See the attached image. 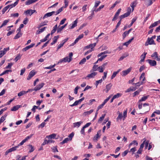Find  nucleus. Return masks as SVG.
<instances>
[{
	"mask_svg": "<svg viewBox=\"0 0 160 160\" xmlns=\"http://www.w3.org/2000/svg\"><path fill=\"white\" fill-rule=\"evenodd\" d=\"M28 146H29V152L31 153L34 151V148L33 147L32 145L29 144L28 145Z\"/></svg>",
	"mask_w": 160,
	"mask_h": 160,
	"instance_id": "28",
	"label": "nucleus"
},
{
	"mask_svg": "<svg viewBox=\"0 0 160 160\" xmlns=\"http://www.w3.org/2000/svg\"><path fill=\"white\" fill-rule=\"evenodd\" d=\"M149 105V104L146 103H145L143 104V107H145L146 106H147L148 107L147 109L145 110V111L146 112H148L149 111V108L148 107Z\"/></svg>",
	"mask_w": 160,
	"mask_h": 160,
	"instance_id": "44",
	"label": "nucleus"
},
{
	"mask_svg": "<svg viewBox=\"0 0 160 160\" xmlns=\"http://www.w3.org/2000/svg\"><path fill=\"white\" fill-rule=\"evenodd\" d=\"M128 34H129V33L127 31L123 33V34H122V37H123V39L125 38V37H126V36L127 35H128Z\"/></svg>",
	"mask_w": 160,
	"mask_h": 160,
	"instance_id": "57",
	"label": "nucleus"
},
{
	"mask_svg": "<svg viewBox=\"0 0 160 160\" xmlns=\"http://www.w3.org/2000/svg\"><path fill=\"white\" fill-rule=\"evenodd\" d=\"M51 149L53 150V151L54 152H58V150L57 149V146H56L51 148Z\"/></svg>",
	"mask_w": 160,
	"mask_h": 160,
	"instance_id": "42",
	"label": "nucleus"
},
{
	"mask_svg": "<svg viewBox=\"0 0 160 160\" xmlns=\"http://www.w3.org/2000/svg\"><path fill=\"white\" fill-rule=\"evenodd\" d=\"M158 56V53L157 52H154L152 55L151 57L152 58H154L153 59H156L157 56Z\"/></svg>",
	"mask_w": 160,
	"mask_h": 160,
	"instance_id": "53",
	"label": "nucleus"
},
{
	"mask_svg": "<svg viewBox=\"0 0 160 160\" xmlns=\"http://www.w3.org/2000/svg\"><path fill=\"white\" fill-rule=\"evenodd\" d=\"M86 58H84L82 60H81V61L79 63V64L80 65L83 64L86 62Z\"/></svg>",
	"mask_w": 160,
	"mask_h": 160,
	"instance_id": "48",
	"label": "nucleus"
},
{
	"mask_svg": "<svg viewBox=\"0 0 160 160\" xmlns=\"http://www.w3.org/2000/svg\"><path fill=\"white\" fill-rule=\"evenodd\" d=\"M22 33L21 32H18L16 35L14 37V39H16L18 38L22 35Z\"/></svg>",
	"mask_w": 160,
	"mask_h": 160,
	"instance_id": "31",
	"label": "nucleus"
},
{
	"mask_svg": "<svg viewBox=\"0 0 160 160\" xmlns=\"http://www.w3.org/2000/svg\"><path fill=\"white\" fill-rule=\"evenodd\" d=\"M121 94L120 93H118L114 95L113 97L115 99V98H118L120 97L121 96Z\"/></svg>",
	"mask_w": 160,
	"mask_h": 160,
	"instance_id": "54",
	"label": "nucleus"
},
{
	"mask_svg": "<svg viewBox=\"0 0 160 160\" xmlns=\"http://www.w3.org/2000/svg\"><path fill=\"white\" fill-rule=\"evenodd\" d=\"M136 20V19H135L134 18H133L132 19L131 23L130 25H129L128 26L129 28L133 24V23Z\"/></svg>",
	"mask_w": 160,
	"mask_h": 160,
	"instance_id": "63",
	"label": "nucleus"
},
{
	"mask_svg": "<svg viewBox=\"0 0 160 160\" xmlns=\"http://www.w3.org/2000/svg\"><path fill=\"white\" fill-rule=\"evenodd\" d=\"M78 20L77 19L74 21L70 25V27L69 28L70 29H72L74 28L77 26Z\"/></svg>",
	"mask_w": 160,
	"mask_h": 160,
	"instance_id": "11",
	"label": "nucleus"
},
{
	"mask_svg": "<svg viewBox=\"0 0 160 160\" xmlns=\"http://www.w3.org/2000/svg\"><path fill=\"white\" fill-rule=\"evenodd\" d=\"M136 88L134 87H130L129 88L127 89L126 91V92H128L131 91H134L136 90Z\"/></svg>",
	"mask_w": 160,
	"mask_h": 160,
	"instance_id": "26",
	"label": "nucleus"
},
{
	"mask_svg": "<svg viewBox=\"0 0 160 160\" xmlns=\"http://www.w3.org/2000/svg\"><path fill=\"white\" fill-rule=\"evenodd\" d=\"M96 43H94L93 44H91L89 45L86 46V48L87 49L91 48V50H93V48L96 46Z\"/></svg>",
	"mask_w": 160,
	"mask_h": 160,
	"instance_id": "15",
	"label": "nucleus"
},
{
	"mask_svg": "<svg viewBox=\"0 0 160 160\" xmlns=\"http://www.w3.org/2000/svg\"><path fill=\"white\" fill-rule=\"evenodd\" d=\"M160 23V20L155 22L154 23L152 24L149 27V28H152L153 27L157 26L158 24Z\"/></svg>",
	"mask_w": 160,
	"mask_h": 160,
	"instance_id": "17",
	"label": "nucleus"
},
{
	"mask_svg": "<svg viewBox=\"0 0 160 160\" xmlns=\"http://www.w3.org/2000/svg\"><path fill=\"white\" fill-rule=\"evenodd\" d=\"M67 24H66L64 25L61 26L60 28H58L57 29V32H59L62 31V30L67 25Z\"/></svg>",
	"mask_w": 160,
	"mask_h": 160,
	"instance_id": "23",
	"label": "nucleus"
},
{
	"mask_svg": "<svg viewBox=\"0 0 160 160\" xmlns=\"http://www.w3.org/2000/svg\"><path fill=\"white\" fill-rule=\"evenodd\" d=\"M79 103H80L78 101V100H77L73 104L70 105V106L71 107H72L74 106L77 105Z\"/></svg>",
	"mask_w": 160,
	"mask_h": 160,
	"instance_id": "52",
	"label": "nucleus"
},
{
	"mask_svg": "<svg viewBox=\"0 0 160 160\" xmlns=\"http://www.w3.org/2000/svg\"><path fill=\"white\" fill-rule=\"evenodd\" d=\"M34 45H35V44H34H34H32V43L30 45L27 46L26 47H25V48H23L22 49V51H26L27 50H28L30 48H32V47H33Z\"/></svg>",
	"mask_w": 160,
	"mask_h": 160,
	"instance_id": "13",
	"label": "nucleus"
},
{
	"mask_svg": "<svg viewBox=\"0 0 160 160\" xmlns=\"http://www.w3.org/2000/svg\"><path fill=\"white\" fill-rule=\"evenodd\" d=\"M70 140V138H67L64 139L60 143L61 144H63L64 143L67 142L68 141Z\"/></svg>",
	"mask_w": 160,
	"mask_h": 160,
	"instance_id": "41",
	"label": "nucleus"
},
{
	"mask_svg": "<svg viewBox=\"0 0 160 160\" xmlns=\"http://www.w3.org/2000/svg\"><path fill=\"white\" fill-rule=\"evenodd\" d=\"M56 136L55 134L53 133L50 135L47 136V138H54Z\"/></svg>",
	"mask_w": 160,
	"mask_h": 160,
	"instance_id": "30",
	"label": "nucleus"
},
{
	"mask_svg": "<svg viewBox=\"0 0 160 160\" xmlns=\"http://www.w3.org/2000/svg\"><path fill=\"white\" fill-rule=\"evenodd\" d=\"M63 7H61L59 10L57 11L56 12H55V15H57L59 14L60 12H61L63 10Z\"/></svg>",
	"mask_w": 160,
	"mask_h": 160,
	"instance_id": "47",
	"label": "nucleus"
},
{
	"mask_svg": "<svg viewBox=\"0 0 160 160\" xmlns=\"http://www.w3.org/2000/svg\"><path fill=\"white\" fill-rule=\"evenodd\" d=\"M101 130H99L98 131L97 133V134L93 138V140L95 141H97L99 138L100 137V135H99V134L101 133Z\"/></svg>",
	"mask_w": 160,
	"mask_h": 160,
	"instance_id": "7",
	"label": "nucleus"
},
{
	"mask_svg": "<svg viewBox=\"0 0 160 160\" xmlns=\"http://www.w3.org/2000/svg\"><path fill=\"white\" fill-rule=\"evenodd\" d=\"M97 72H93L90 74H88L86 77L84 78L86 79H89L93 78L97 75Z\"/></svg>",
	"mask_w": 160,
	"mask_h": 160,
	"instance_id": "2",
	"label": "nucleus"
},
{
	"mask_svg": "<svg viewBox=\"0 0 160 160\" xmlns=\"http://www.w3.org/2000/svg\"><path fill=\"white\" fill-rule=\"evenodd\" d=\"M140 90H138L133 93V97H134L139 94L140 92L141 91Z\"/></svg>",
	"mask_w": 160,
	"mask_h": 160,
	"instance_id": "50",
	"label": "nucleus"
},
{
	"mask_svg": "<svg viewBox=\"0 0 160 160\" xmlns=\"http://www.w3.org/2000/svg\"><path fill=\"white\" fill-rule=\"evenodd\" d=\"M44 85V83H42L40 84H39L38 85H37L36 87L34 88V90L35 91H37L38 90L41 89L43 87V86Z\"/></svg>",
	"mask_w": 160,
	"mask_h": 160,
	"instance_id": "8",
	"label": "nucleus"
},
{
	"mask_svg": "<svg viewBox=\"0 0 160 160\" xmlns=\"http://www.w3.org/2000/svg\"><path fill=\"white\" fill-rule=\"evenodd\" d=\"M100 2H101L99 1H97L95 3L94 7L95 8H97L99 5Z\"/></svg>",
	"mask_w": 160,
	"mask_h": 160,
	"instance_id": "62",
	"label": "nucleus"
},
{
	"mask_svg": "<svg viewBox=\"0 0 160 160\" xmlns=\"http://www.w3.org/2000/svg\"><path fill=\"white\" fill-rule=\"evenodd\" d=\"M26 93H27V92H26V91H22L18 93V96L20 97Z\"/></svg>",
	"mask_w": 160,
	"mask_h": 160,
	"instance_id": "37",
	"label": "nucleus"
},
{
	"mask_svg": "<svg viewBox=\"0 0 160 160\" xmlns=\"http://www.w3.org/2000/svg\"><path fill=\"white\" fill-rule=\"evenodd\" d=\"M111 53V52H109L108 51H105L104 52H102L101 53H100V54H99L98 55V57L101 56L102 55H103V54H106V53Z\"/></svg>",
	"mask_w": 160,
	"mask_h": 160,
	"instance_id": "32",
	"label": "nucleus"
},
{
	"mask_svg": "<svg viewBox=\"0 0 160 160\" xmlns=\"http://www.w3.org/2000/svg\"><path fill=\"white\" fill-rule=\"evenodd\" d=\"M112 85L111 83H110L106 86L105 90L106 92L108 93L109 91L111 89Z\"/></svg>",
	"mask_w": 160,
	"mask_h": 160,
	"instance_id": "12",
	"label": "nucleus"
},
{
	"mask_svg": "<svg viewBox=\"0 0 160 160\" xmlns=\"http://www.w3.org/2000/svg\"><path fill=\"white\" fill-rule=\"evenodd\" d=\"M148 42L149 44H154V41L152 38H148Z\"/></svg>",
	"mask_w": 160,
	"mask_h": 160,
	"instance_id": "24",
	"label": "nucleus"
},
{
	"mask_svg": "<svg viewBox=\"0 0 160 160\" xmlns=\"http://www.w3.org/2000/svg\"><path fill=\"white\" fill-rule=\"evenodd\" d=\"M38 0H28L25 2L26 5H28L34 2H35Z\"/></svg>",
	"mask_w": 160,
	"mask_h": 160,
	"instance_id": "14",
	"label": "nucleus"
},
{
	"mask_svg": "<svg viewBox=\"0 0 160 160\" xmlns=\"http://www.w3.org/2000/svg\"><path fill=\"white\" fill-rule=\"evenodd\" d=\"M19 16V14L18 13H12L11 14V17H18Z\"/></svg>",
	"mask_w": 160,
	"mask_h": 160,
	"instance_id": "64",
	"label": "nucleus"
},
{
	"mask_svg": "<svg viewBox=\"0 0 160 160\" xmlns=\"http://www.w3.org/2000/svg\"><path fill=\"white\" fill-rule=\"evenodd\" d=\"M80 88V87L78 86H77L74 89V93L75 94H77L78 90Z\"/></svg>",
	"mask_w": 160,
	"mask_h": 160,
	"instance_id": "58",
	"label": "nucleus"
},
{
	"mask_svg": "<svg viewBox=\"0 0 160 160\" xmlns=\"http://www.w3.org/2000/svg\"><path fill=\"white\" fill-rule=\"evenodd\" d=\"M104 7V5L100 6L97 9L94 10V11L96 12H98L100 11L101 9L102 8Z\"/></svg>",
	"mask_w": 160,
	"mask_h": 160,
	"instance_id": "56",
	"label": "nucleus"
},
{
	"mask_svg": "<svg viewBox=\"0 0 160 160\" xmlns=\"http://www.w3.org/2000/svg\"><path fill=\"white\" fill-rule=\"evenodd\" d=\"M101 57L99 58L98 59V61H102V60L104 58H105L107 57V55H104L102 56V55L101 56Z\"/></svg>",
	"mask_w": 160,
	"mask_h": 160,
	"instance_id": "46",
	"label": "nucleus"
},
{
	"mask_svg": "<svg viewBox=\"0 0 160 160\" xmlns=\"http://www.w3.org/2000/svg\"><path fill=\"white\" fill-rule=\"evenodd\" d=\"M71 61V59L70 58H69L68 57H67L62 59H61L59 60V62H70Z\"/></svg>",
	"mask_w": 160,
	"mask_h": 160,
	"instance_id": "4",
	"label": "nucleus"
},
{
	"mask_svg": "<svg viewBox=\"0 0 160 160\" xmlns=\"http://www.w3.org/2000/svg\"><path fill=\"white\" fill-rule=\"evenodd\" d=\"M136 151V148L135 147L133 148H131L129 151V152H132V154H133L134 153V152H135Z\"/></svg>",
	"mask_w": 160,
	"mask_h": 160,
	"instance_id": "59",
	"label": "nucleus"
},
{
	"mask_svg": "<svg viewBox=\"0 0 160 160\" xmlns=\"http://www.w3.org/2000/svg\"><path fill=\"white\" fill-rule=\"evenodd\" d=\"M98 65H94L92 68V70L93 71H96L97 70H98Z\"/></svg>",
	"mask_w": 160,
	"mask_h": 160,
	"instance_id": "40",
	"label": "nucleus"
},
{
	"mask_svg": "<svg viewBox=\"0 0 160 160\" xmlns=\"http://www.w3.org/2000/svg\"><path fill=\"white\" fill-rule=\"evenodd\" d=\"M93 111V109H91L89 111H88L87 112H85L83 114V115L84 116H86L87 115H88L91 113Z\"/></svg>",
	"mask_w": 160,
	"mask_h": 160,
	"instance_id": "19",
	"label": "nucleus"
},
{
	"mask_svg": "<svg viewBox=\"0 0 160 160\" xmlns=\"http://www.w3.org/2000/svg\"><path fill=\"white\" fill-rule=\"evenodd\" d=\"M12 71L11 70H6L5 71H4L2 73H1L0 74V76H2L5 74H6L7 73H8L9 72H12Z\"/></svg>",
	"mask_w": 160,
	"mask_h": 160,
	"instance_id": "36",
	"label": "nucleus"
},
{
	"mask_svg": "<svg viewBox=\"0 0 160 160\" xmlns=\"http://www.w3.org/2000/svg\"><path fill=\"white\" fill-rule=\"evenodd\" d=\"M36 74V72L34 70H32L29 72V75L27 78V79L28 80H30Z\"/></svg>",
	"mask_w": 160,
	"mask_h": 160,
	"instance_id": "3",
	"label": "nucleus"
},
{
	"mask_svg": "<svg viewBox=\"0 0 160 160\" xmlns=\"http://www.w3.org/2000/svg\"><path fill=\"white\" fill-rule=\"evenodd\" d=\"M9 8H10L9 6H7L4 8L2 11V14L4 13Z\"/></svg>",
	"mask_w": 160,
	"mask_h": 160,
	"instance_id": "38",
	"label": "nucleus"
},
{
	"mask_svg": "<svg viewBox=\"0 0 160 160\" xmlns=\"http://www.w3.org/2000/svg\"><path fill=\"white\" fill-rule=\"evenodd\" d=\"M47 24L45 22H41L39 24V25L38 26V28H40L41 27L44 25H46Z\"/></svg>",
	"mask_w": 160,
	"mask_h": 160,
	"instance_id": "51",
	"label": "nucleus"
},
{
	"mask_svg": "<svg viewBox=\"0 0 160 160\" xmlns=\"http://www.w3.org/2000/svg\"><path fill=\"white\" fill-rule=\"evenodd\" d=\"M6 116L4 115L2 116L0 119V124L2 122L6 119Z\"/></svg>",
	"mask_w": 160,
	"mask_h": 160,
	"instance_id": "43",
	"label": "nucleus"
},
{
	"mask_svg": "<svg viewBox=\"0 0 160 160\" xmlns=\"http://www.w3.org/2000/svg\"><path fill=\"white\" fill-rule=\"evenodd\" d=\"M105 116V114H104L103 115H102V116L100 117L99 118V119L98 120V122L99 123L100 122H102L104 119Z\"/></svg>",
	"mask_w": 160,
	"mask_h": 160,
	"instance_id": "39",
	"label": "nucleus"
},
{
	"mask_svg": "<svg viewBox=\"0 0 160 160\" xmlns=\"http://www.w3.org/2000/svg\"><path fill=\"white\" fill-rule=\"evenodd\" d=\"M55 11H52L51 12L47 13L46 14L44 15L43 17V19H44L45 18L51 16L52 15H53V14H55Z\"/></svg>",
	"mask_w": 160,
	"mask_h": 160,
	"instance_id": "6",
	"label": "nucleus"
},
{
	"mask_svg": "<svg viewBox=\"0 0 160 160\" xmlns=\"http://www.w3.org/2000/svg\"><path fill=\"white\" fill-rule=\"evenodd\" d=\"M131 70V68H128L127 70L122 71V76H124L128 74Z\"/></svg>",
	"mask_w": 160,
	"mask_h": 160,
	"instance_id": "9",
	"label": "nucleus"
},
{
	"mask_svg": "<svg viewBox=\"0 0 160 160\" xmlns=\"http://www.w3.org/2000/svg\"><path fill=\"white\" fill-rule=\"evenodd\" d=\"M59 36L58 35L56 36H54L53 38V41L55 43L57 41L58 39L59 38Z\"/></svg>",
	"mask_w": 160,
	"mask_h": 160,
	"instance_id": "45",
	"label": "nucleus"
},
{
	"mask_svg": "<svg viewBox=\"0 0 160 160\" xmlns=\"http://www.w3.org/2000/svg\"><path fill=\"white\" fill-rule=\"evenodd\" d=\"M148 96H144V97H142L141 99L139 100V102H141L142 101H145L146 99H147Z\"/></svg>",
	"mask_w": 160,
	"mask_h": 160,
	"instance_id": "34",
	"label": "nucleus"
},
{
	"mask_svg": "<svg viewBox=\"0 0 160 160\" xmlns=\"http://www.w3.org/2000/svg\"><path fill=\"white\" fill-rule=\"evenodd\" d=\"M54 141L52 139L47 140L46 139L44 140V142L42 143V145H44L46 144L54 142Z\"/></svg>",
	"mask_w": 160,
	"mask_h": 160,
	"instance_id": "16",
	"label": "nucleus"
},
{
	"mask_svg": "<svg viewBox=\"0 0 160 160\" xmlns=\"http://www.w3.org/2000/svg\"><path fill=\"white\" fill-rule=\"evenodd\" d=\"M146 54L147 53H144L143 55L142 54L141 56V59L140 61V62H143L144 61Z\"/></svg>",
	"mask_w": 160,
	"mask_h": 160,
	"instance_id": "25",
	"label": "nucleus"
},
{
	"mask_svg": "<svg viewBox=\"0 0 160 160\" xmlns=\"http://www.w3.org/2000/svg\"><path fill=\"white\" fill-rule=\"evenodd\" d=\"M118 115L117 118V121L119 120H121L122 118L123 117L122 116V113L120 112H118Z\"/></svg>",
	"mask_w": 160,
	"mask_h": 160,
	"instance_id": "27",
	"label": "nucleus"
},
{
	"mask_svg": "<svg viewBox=\"0 0 160 160\" xmlns=\"http://www.w3.org/2000/svg\"><path fill=\"white\" fill-rule=\"evenodd\" d=\"M137 4V1L136 0L133 1L130 5L132 9V11L134 10V8L136 6Z\"/></svg>",
	"mask_w": 160,
	"mask_h": 160,
	"instance_id": "21",
	"label": "nucleus"
},
{
	"mask_svg": "<svg viewBox=\"0 0 160 160\" xmlns=\"http://www.w3.org/2000/svg\"><path fill=\"white\" fill-rule=\"evenodd\" d=\"M21 58V56L20 55V54H19L15 58L14 60L16 62H17L18 61V60L19 59H20Z\"/></svg>",
	"mask_w": 160,
	"mask_h": 160,
	"instance_id": "49",
	"label": "nucleus"
},
{
	"mask_svg": "<svg viewBox=\"0 0 160 160\" xmlns=\"http://www.w3.org/2000/svg\"><path fill=\"white\" fill-rule=\"evenodd\" d=\"M74 135V133L73 132H72L70 135H69L68 136V138H70V140H72V137H73Z\"/></svg>",
	"mask_w": 160,
	"mask_h": 160,
	"instance_id": "61",
	"label": "nucleus"
},
{
	"mask_svg": "<svg viewBox=\"0 0 160 160\" xmlns=\"http://www.w3.org/2000/svg\"><path fill=\"white\" fill-rule=\"evenodd\" d=\"M58 28L57 24L56 25L53 27V29L52 30L51 32V34L52 35L56 31Z\"/></svg>",
	"mask_w": 160,
	"mask_h": 160,
	"instance_id": "29",
	"label": "nucleus"
},
{
	"mask_svg": "<svg viewBox=\"0 0 160 160\" xmlns=\"http://www.w3.org/2000/svg\"><path fill=\"white\" fill-rule=\"evenodd\" d=\"M104 69L101 66H100L98 67V70L100 72H102Z\"/></svg>",
	"mask_w": 160,
	"mask_h": 160,
	"instance_id": "55",
	"label": "nucleus"
},
{
	"mask_svg": "<svg viewBox=\"0 0 160 160\" xmlns=\"http://www.w3.org/2000/svg\"><path fill=\"white\" fill-rule=\"evenodd\" d=\"M35 12H36L35 10H32L31 9H29L25 11V12L26 13V14L31 16Z\"/></svg>",
	"mask_w": 160,
	"mask_h": 160,
	"instance_id": "5",
	"label": "nucleus"
},
{
	"mask_svg": "<svg viewBox=\"0 0 160 160\" xmlns=\"http://www.w3.org/2000/svg\"><path fill=\"white\" fill-rule=\"evenodd\" d=\"M111 98V96H109L107 98L105 99L104 102H103V103L100 105L97 108V111H98V110H99L100 109L102 108L104 105L105 104V103L109 100L110 98Z\"/></svg>",
	"mask_w": 160,
	"mask_h": 160,
	"instance_id": "1",
	"label": "nucleus"
},
{
	"mask_svg": "<svg viewBox=\"0 0 160 160\" xmlns=\"http://www.w3.org/2000/svg\"><path fill=\"white\" fill-rule=\"evenodd\" d=\"M148 62L152 66H155L156 65V62L154 60L148 59L147 60Z\"/></svg>",
	"mask_w": 160,
	"mask_h": 160,
	"instance_id": "10",
	"label": "nucleus"
},
{
	"mask_svg": "<svg viewBox=\"0 0 160 160\" xmlns=\"http://www.w3.org/2000/svg\"><path fill=\"white\" fill-rule=\"evenodd\" d=\"M129 15V14L128 13H126L123 15L120 16V19L121 20L127 17Z\"/></svg>",
	"mask_w": 160,
	"mask_h": 160,
	"instance_id": "22",
	"label": "nucleus"
},
{
	"mask_svg": "<svg viewBox=\"0 0 160 160\" xmlns=\"http://www.w3.org/2000/svg\"><path fill=\"white\" fill-rule=\"evenodd\" d=\"M120 70H118V71L115 72H114L112 76L111 77V79H113L114 78H115L117 74L119 72Z\"/></svg>",
	"mask_w": 160,
	"mask_h": 160,
	"instance_id": "35",
	"label": "nucleus"
},
{
	"mask_svg": "<svg viewBox=\"0 0 160 160\" xmlns=\"http://www.w3.org/2000/svg\"><path fill=\"white\" fill-rule=\"evenodd\" d=\"M102 79H101L100 80L98 81H96V84L95 85L97 87L99 83H101L102 82Z\"/></svg>",
	"mask_w": 160,
	"mask_h": 160,
	"instance_id": "60",
	"label": "nucleus"
},
{
	"mask_svg": "<svg viewBox=\"0 0 160 160\" xmlns=\"http://www.w3.org/2000/svg\"><path fill=\"white\" fill-rule=\"evenodd\" d=\"M82 123V121L77 122H75L73 123V126L74 127H79L81 125V124Z\"/></svg>",
	"mask_w": 160,
	"mask_h": 160,
	"instance_id": "20",
	"label": "nucleus"
},
{
	"mask_svg": "<svg viewBox=\"0 0 160 160\" xmlns=\"http://www.w3.org/2000/svg\"><path fill=\"white\" fill-rule=\"evenodd\" d=\"M19 1V0H17L14 3V4H11V5H8V6H9L11 8H12L15 6L16 5H17V4L18 3Z\"/></svg>",
	"mask_w": 160,
	"mask_h": 160,
	"instance_id": "33",
	"label": "nucleus"
},
{
	"mask_svg": "<svg viewBox=\"0 0 160 160\" xmlns=\"http://www.w3.org/2000/svg\"><path fill=\"white\" fill-rule=\"evenodd\" d=\"M20 107L21 105H16L14 106L12 108L11 110L12 111H15L18 110Z\"/></svg>",
	"mask_w": 160,
	"mask_h": 160,
	"instance_id": "18",
	"label": "nucleus"
}]
</instances>
